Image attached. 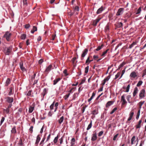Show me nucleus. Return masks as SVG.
Segmentation results:
<instances>
[{"label": "nucleus", "instance_id": "nucleus-1", "mask_svg": "<svg viewBox=\"0 0 146 146\" xmlns=\"http://www.w3.org/2000/svg\"><path fill=\"white\" fill-rule=\"evenodd\" d=\"M12 47L11 46L5 47L3 48V52L5 55H9L12 52Z\"/></svg>", "mask_w": 146, "mask_h": 146}, {"label": "nucleus", "instance_id": "nucleus-2", "mask_svg": "<svg viewBox=\"0 0 146 146\" xmlns=\"http://www.w3.org/2000/svg\"><path fill=\"white\" fill-rule=\"evenodd\" d=\"M126 94H123L121 97V100L122 102V105H123L125 104H126L127 102L125 99V96Z\"/></svg>", "mask_w": 146, "mask_h": 146}, {"label": "nucleus", "instance_id": "nucleus-3", "mask_svg": "<svg viewBox=\"0 0 146 146\" xmlns=\"http://www.w3.org/2000/svg\"><path fill=\"white\" fill-rule=\"evenodd\" d=\"M11 35V34L8 32H7L4 35V37L5 38L6 40L9 41L10 40V37Z\"/></svg>", "mask_w": 146, "mask_h": 146}, {"label": "nucleus", "instance_id": "nucleus-4", "mask_svg": "<svg viewBox=\"0 0 146 146\" xmlns=\"http://www.w3.org/2000/svg\"><path fill=\"white\" fill-rule=\"evenodd\" d=\"M5 99L6 101L9 104H11L13 101V98L12 97H7Z\"/></svg>", "mask_w": 146, "mask_h": 146}, {"label": "nucleus", "instance_id": "nucleus-5", "mask_svg": "<svg viewBox=\"0 0 146 146\" xmlns=\"http://www.w3.org/2000/svg\"><path fill=\"white\" fill-rule=\"evenodd\" d=\"M88 50V49L86 48L83 51L81 55V58L82 60H83L84 57L85 55L87 54Z\"/></svg>", "mask_w": 146, "mask_h": 146}, {"label": "nucleus", "instance_id": "nucleus-6", "mask_svg": "<svg viewBox=\"0 0 146 146\" xmlns=\"http://www.w3.org/2000/svg\"><path fill=\"white\" fill-rule=\"evenodd\" d=\"M123 8H120L119 9L116 13V15L117 16L120 15L123 13Z\"/></svg>", "mask_w": 146, "mask_h": 146}, {"label": "nucleus", "instance_id": "nucleus-7", "mask_svg": "<svg viewBox=\"0 0 146 146\" xmlns=\"http://www.w3.org/2000/svg\"><path fill=\"white\" fill-rule=\"evenodd\" d=\"M79 10V7L78 6H76L74 10V13H75V15H77L78 14V12Z\"/></svg>", "mask_w": 146, "mask_h": 146}, {"label": "nucleus", "instance_id": "nucleus-8", "mask_svg": "<svg viewBox=\"0 0 146 146\" xmlns=\"http://www.w3.org/2000/svg\"><path fill=\"white\" fill-rule=\"evenodd\" d=\"M97 137L96 135V132H94V133L92 134V137L91 140L92 141H94L96 140L97 139Z\"/></svg>", "mask_w": 146, "mask_h": 146}, {"label": "nucleus", "instance_id": "nucleus-9", "mask_svg": "<svg viewBox=\"0 0 146 146\" xmlns=\"http://www.w3.org/2000/svg\"><path fill=\"white\" fill-rule=\"evenodd\" d=\"M145 90L142 89L140 92L139 95V97L142 98L145 96Z\"/></svg>", "mask_w": 146, "mask_h": 146}, {"label": "nucleus", "instance_id": "nucleus-10", "mask_svg": "<svg viewBox=\"0 0 146 146\" xmlns=\"http://www.w3.org/2000/svg\"><path fill=\"white\" fill-rule=\"evenodd\" d=\"M109 31L110 25L109 23H108L105 27L104 31L106 33H107L109 32Z\"/></svg>", "mask_w": 146, "mask_h": 146}, {"label": "nucleus", "instance_id": "nucleus-11", "mask_svg": "<svg viewBox=\"0 0 146 146\" xmlns=\"http://www.w3.org/2000/svg\"><path fill=\"white\" fill-rule=\"evenodd\" d=\"M52 65L51 64L49 65L47 67L45 71V73H48V72L51 70L52 67Z\"/></svg>", "mask_w": 146, "mask_h": 146}, {"label": "nucleus", "instance_id": "nucleus-12", "mask_svg": "<svg viewBox=\"0 0 146 146\" xmlns=\"http://www.w3.org/2000/svg\"><path fill=\"white\" fill-rule=\"evenodd\" d=\"M104 10V8L103 6H102L99 8L97 11L96 13L97 14L101 13L102 11Z\"/></svg>", "mask_w": 146, "mask_h": 146}, {"label": "nucleus", "instance_id": "nucleus-13", "mask_svg": "<svg viewBox=\"0 0 146 146\" xmlns=\"http://www.w3.org/2000/svg\"><path fill=\"white\" fill-rule=\"evenodd\" d=\"M123 25V23L121 22H118L115 24V26L117 28H121L122 27Z\"/></svg>", "mask_w": 146, "mask_h": 146}, {"label": "nucleus", "instance_id": "nucleus-14", "mask_svg": "<svg viewBox=\"0 0 146 146\" xmlns=\"http://www.w3.org/2000/svg\"><path fill=\"white\" fill-rule=\"evenodd\" d=\"M101 19V18H98L96 20H94L93 22V25L94 26H96Z\"/></svg>", "mask_w": 146, "mask_h": 146}, {"label": "nucleus", "instance_id": "nucleus-15", "mask_svg": "<svg viewBox=\"0 0 146 146\" xmlns=\"http://www.w3.org/2000/svg\"><path fill=\"white\" fill-rule=\"evenodd\" d=\"M137 76V74L135 72L133 71L131 73L130 76L131 77H132L133 78H135Z\"/></svg>", "mask_w": 146, "mask_h": 146}, {"label": "nucleus", "instance_id": "nucleus-16", "mask_svg": "<svg viewBox=\"0 0 146 146\" xmlns=\"http://www.w3.org/2000/svg\"><path fill=\"white\" fill-rule=\"evenodd\" d=\"M134 114V112L133 111H131L129 113V117L128 118L127 120L128 121H130L131 120V119L132 118V117Z\"/></svg>", "mask_w": 146, "mask_h": 146}, {"label": "nucleus", "instance_id": "nucleus-17", "mask_svg": "<svg viewBox=\"0 0 146 146\" xmlns=\"http://www.w3.org/2000/svg\"><path fill=\"white\" fill-rule=\"evenodd\" d=\"M138 90L137 87H135L134 89V90L133 93V97H135L137 93L138 92Z\"/></svg>", "mask_w": 146, "mask_h": 146}, {"label": "nucleus", "instance_id": "nucleus-18", "mask_svg": "<svg viewBox=\"0 0 146 146\" xmlns=\"http://www.w3.org/2000/svg\"><path fill=\"white\" fill-rule=\"evenodd\" d=\"M113 101H108L106 103V107L108 108L110 106L113 104Z\"/></svg>", "mask_w": 146, "mask_h": 146}, {"label": "nucleus", "instance_id": "nucleus-19", "mask_svg": "<svg viewBox=\"0 0 146 146\" xmlns=\"http://www.w3.org/2000/svg\"><path fill=\"white\" fill-rule=\"evenodd\" d=\"M11 83V80L9 78H7L5 84V86H8Z\"/></svg>", "mask_w": 146, "mask_h": 146}, {"label": "nucleus", "instance_id": "nucleus-20", "mask_svg": "<svg viewBox=\"0 0 146 146\" xmlns=\"http://www.w3.org/2000/svg\"><path fill=\"white\" fill-rule=\"evenodd\" d=\"M61 79V78H59L56 79L53 81V84L54 85H56L57 83L60 81Z\"/></svg>", "mask_w": 146, "mask_h": 146}, {"label": "nucleus", "instance_id": "nucleus-21", "mask_svg": "<svg viewBox=\"0 0 146 146\" xmlns=\"http://www.w3.org/2000/svg\"><path fill=\"white\" fill-rule=\"evenodd\" d=\"M40 139V135H38L36 137V140L35 144L38 145Z\"/></svg>", "mask_w": 146, "mask_h": 146}, {"label": "nucleus", "instance_id": "nucleus-22", "mask_svg": "<svg viewBox=\"0 0 146 146\" xmlns=\"http://www.w3.org/2000/svg\"><path fill=\"white\" fill-rule=\"evenodd\" d=\"M64 119V117L63 116H62L58 120V123L61 124L63 122Z\"/></svg>", "mask_w": 146, "mask_h": 146}, {"label": "nucleus", "instance_id": "nucleus-23", "mask_svg": "<svg viewBox=\"0 0 146 146\" xmlns=\"http://www.w3.org/2000/svg\"><path fill=\"white\" fill-rule=\"evenodd\" d=\"M20 67L21 69L23 71L25 70V68L23 66V63L21 62L20 63Z\"/></svg>", "mask_w": 146, "mask_h": 146}, {"label": "nucleus", "instance_id": "nucleus-24", "mask_svg": "<svg viewBox=\"0 0 146 146\" xmlns=\"http://www.w3.org/2000/svg\"><path fill=\"white\" fill-rule=\"evenodd\" d=\"M145 103V101H141L139 103V110H140L141 108V106L142 105Z\"/></svg>", "mask_w": 146, "mask_h": 146}, {"label": "nucleus", "instance_id": "nucleus-25", "mask_svg": "<svg viewBox=\"0 0 146 146\" xmlns=\"http://www.w3.org/2000/svg\"><path fill=\"white\" fill-rule=\"evenodd\" d=\"M131 96L130 95H128L126 97V99L128 102L129 103H131V102L130 100V99L131 98Z\"/></svg>", "mask_w": 146, "mask_h": 146}, {"label": "nucleus", "instance_id": "nucleus-26", "mask_svg": "<svg viewBox=\"0 0 146 146\" xmlns=\"http://www.w3.org/2000/svg\"><path fill=\"white\" fill-rule=\"evenodd\" d=\"M142 121L141 119L138 122V124L136 125V128H139L141 127L140 125L142 122Z\"/></svg>", "mask_w": 146, "mask_h": 146}, {"label": "nucleus", "instance_id": "nucleus-27", "mask_svg": "<svg viewBox=\"0 0 146 146\" xmlns=\"http://www.w3.org/2000/svg\"><path fill=\"white\" fill-rule=\"evenodd\" d=\"M11 132L12 133L15 134L17 133V131L16 129V127L14 126L12 128L11 130Z\"/></svg>", "mask_w": 146, "mask_h": 146}, {"label": "nucleus", "instance_id": "nucleus-28", "mask_svg": "<svg viewBox=\"0 0 146 146\" xmlns=\"http://www.w3.org/2000/svg\"><path fill=\"white\" fill-rule=\"evenodd\" d=\"M95 95H96V94L94 92H93L92 93V95L91 97L88 100V101L89 102H90L91 101V100L94 97Z\"/></svg>", "mask_w": 146, "mask_h": 146}, {"label": "nucleus", "instance_id": "nucleus-29", "mask_svg": "<svg viewBox=\"0 0 146 146\" xmlns=\"http://www.w3.org/2000/svg\"><path fill=\"white\" fill-rule=\"evenodd\" d=\"M92 121L91 120L90 121V123L88 125V127L87 128V130H88L90 129L91 127H92Z\"/></svg>", "mask_w": 146, "mask_h": 146}, {"label": "nucleus", "instance_id": "nucleus-30", "mask_svg": "<svg viewBox=\"0 0 146 146\" xmlns=\"http://www.w3.org/2000/svg\"><path fill=\"white\" fill-rule=\"evenodd\" d=\"M32 92V90H29L27 93L26 94H25L27 96H31V97H33V95H31V93Z\"/></svg>", "mask_w": 146, "mask_h": 146}, {"label": "nucleus", "instance_id": "nucleus-31", "mask_svg": "<svg viewBox=\"0 0 146 146\" xmlns=\"http://www.w3.org/2000/svg\"><path fill=\"white\" fill-rule=\"evenodd\" d=\"M126 63L124 62H123L118 67V68L117 69V70H119L120 68L121 67H122Z\"/></svg>", "mask_w": 146, "mask_h": 146}, {"label": "nucleus", "instance_id": "nucleus-32", "mask_svg": "<svg viewBox=\"0 0 146 146\" xmlns=\"http://www.w3.org/2000/svg\"><path fill=\"white\" fill-rule=\"evenodd\" d=\"M34 109V107L30 106L29 108V111L30 113H31L33 111Z\"/></svg>", "mask_w": 146, "mask_h": 146}, {"label": "nucleus", "instance_id": "nucleus-33", "mask_svg": "<svg viewBox=\"0 0 146 146\" xmlns=\"http://www.w3.org/2000/svg\"><path fill=\"white\" fill-rule=\"evenodd\" d=\"M109 49H107L104 52L102 53V54L101 55V56H105V54L107 53L108 52L109 50Z\"/></svg>", "mask_w": 146, "mask_h": 146}, {"label": "nucleus", "instance_id": "nucleus-34", "mask_svg": "<svg viewBox=\"0 0 146 146\" xmlns=\"http://www.w3.org/2000/svg\"><path fill=\"white\" fill-rule=\"evenodd\" d=\"M26 36V34H23L21 35V39L24 40Z\"/></svg>", "mask_w": 146, "mask_h": 146}, {"label": "nucleus", "instance_id": "nucleus-35", "mask_svg": "<svg viewBox=\"0 0 146 146\" xmlns=\"http://www.w3.org/2000/svg\"><path fill=\"white\" fill-rule=\"evenodd\" d=\"M98 113V111L96 110H95L92 112V114L93 115H95Z\"/></svg>", "mask_w": 146, "mask_h": 146}, {"label": "nucleus", "instance_id": "nucleus-36", "mask_svg": "<svg viewBox=\"0 0 146 146\" xmlns=\"http://www.w3.org/2000/svg\"><path fill=\"white\" fill-rule=\"evenodd\" d=\"M140 110H139L138 111L136 117V119H138L139 117L140 114Z\"/></svg>", "mask_w": 146, "mask_h": 146}, {"label": "nucleus", "instance_id": "nucleus-37", "mask_svg": "<svg viewBox=\"0 0 146 146\" xmlns=\"http://www.w3.org/2000/svg\"><path fill=\"white\" fill-rule=\"evenodd\" d=\"M104 46V45L102 44L101 46H99L96 49V51H99Z\"/></svg>", "mask_w": 146, "mask_h": 146}, {"label": "nucleus", "instance_id": "nucleus-38", "mask_svg": "<svg viewBox=\"0 0 146 146\" xmlns=\"http://www.w3.org/2000/svg\"><path fill=\"white\" fill-rule=\"evenodd\" d=\"M142 83H143L142 81L141 80H140V81H139V82H138V83L137 84V87H139L142 85Z\"/></svg>", "mask_w": 146, "mask_h": 146}, {"label": "nucleus", "instance_id": "nucleus-39", "mask_svg": "<svg viewBox=\"0 0 146 146\" xmlns=\"http://www.w3.org/2000/svg\"><path fill=\"white\" fill-rule=\"evenodd\" d=\"M136 42H133L131 44L129 47V48H131L134 45L136 44Z\"/></svg>", "mask_w": 146, "mask_h": 146}, {"label": "nucleus", "instance_id": "nucleus-40", "mask_svg": "<svg viewBox=\"0 0 146 146\" xmlns=\"http://www.w3.org/2000/svg\"><path fill=\"white\" fill-rule=\"evenodd\" d=\"M58 135L55 138L54 140V142L55 143H56L58 141Z\"/></svg>", "mask_w": 146, "mask_h": 146}, {"label": "nucleus", "instance_id": "nucleus-41", "mask_svg": "<svg viewBox=\"0 0 146 146\" xmlns=\"http://www.w3.org/2000/svg\"><path fill=\"white\" fill-rule=\"evenodd\" d=\"M18 144L19 146H22L23 145L22 140L21 139H20L19 141V142L18 143Z\"/></svg>", "mask_w": 146, "mask_h": 146}, {"label": "nucleus", "instance_id": "nucleus-42", "mask_svg": "<svg viewBox=\"0 0 146 146\" xmlns=\"http://www.w3.org/2000/svg\"><path fill=\"white\" fill-rule=\"evenodd\" d=\"M89 66H87L85 68V73L87 74L88 73L89 70Z\"/></svg>", "mask_w": 146, "mask_h": 146}, {"label": "nucleus", "instance_id": "nucleus-43", "mask_svg": "<svg viewBox=\"0 0 146 146\" xmlns=\"http://www.w3.org/2000/svg\"><path fill=\"white\" fill-rule=\"evenodd\" d=\"M10 92L9 93V95L10 96L12 94V90L13 89V88L12 87H11L9 88Z\"/></svg>", "mask_w": 146, "mask_h": 146}, {"label": "nucleus", "instance_id": "nucleus-44", "mask_svg": "<svg viewBox=\"0 0 146 146\" xmlns=\"http://www.w3.org/2000/svg\"><path fill=\"white\" fill-rule=\"evenodd\" d=\"M130 87V84H128L126 88V91H125V92H128L129 90V88Z\"/></svg>", "mask_w": 146, "mask_h": 146}, {"label": "nucleus", "instance_id": "nucleus-45", "mask_svg": "<svg viewBox=\"0 0 146 146\" xmlns=\"http://www.w3.org/2000/svg\"><path fill=\"white\" fill-rule=\"evenodd\" d=\"M135 139V136L133 137L131 139V144L133 145V142Z\"/></svg>", "mask_w": 146, "mask_h": 146}, {"label": "nucleus", "instance_id": "nucleus-46", "mask_svg": "<svg viewBox=\"0 0 146 146\" xmlns=\"http://www.w3.org/2000/svg\"><path fill=\"white\" fill-rule=\"evenodd\" d=\"M63 73L64 74L65 76L68 75V74L67 73V70L66 69H65L63 71Z\"/></svg>", "mask_w": 146, "mask_h": 146}, {"label": "nucleus", "instance_id": "nucleus-47", "mask_svg": "<svg viewBox=\"0 0 146 146\" xmlns=\"http://www.w3.org/2000/svg\"><path fill=\"white\" fill-rule=\"evenodd\" d=\"M46 134V133L45 134V135H44V137L43 138L42 140L41 141V142L40 143V145H41V144H42V143H43L45 139V136Z\"/></svg>", "mask_w": 146, "mask_h": 146}, {"label": "nucleus", "instance_id": "nucleus-48", "mask_svg": "<svg viewBox=\"0 0 146 146\" xmlns=\"http://www.w3.org/2000/svg\"><path fill=\"white\" fill-rule=\"evenodd\" d=\"M90 57H89L87 58V59L86 62V63L87 65H88L90 63Z\"/></svg>", "mask_w": 146, "mask_h": 146}, {"label": "nucleus", "instance_id": "nucleus-49", "mask_svg": "<svg viewBox=\"0 0 146 146\" xmlns=\"http://www.w3.org/2000/svg\"><path fill=\"white\" fill-rule=\"evenodd\" d=\"M54 101L52 104L50 106V108L51 110H52L53 109L54 106Z\"/></svg>", "mask_w": 146, "mask_h": 146}, {"label": "nucleus", "instance_id": "nucleus-50", "mask_svg": "<svg viewBox=\"0 0 146 146\" xmlns=\"http://www.w3.org/2000/svg\"><path fill=\"white\" fill-rule=\"evenodd\" d=\"M120 75V72H118L117 73V74H116L115 76V79H117L119 77Z\"/></svg>", "mask_w": 146, "mask_h": 146}, {"label": "nucleus", "instance_id": "nucleus-51", "mask_svg": "<svg viewBox=\"0 0 146 146\" xmlns=\"http://www.w3.org/2000/svg\"><path fill=\"white\" fill-rule=\"evenodd\" d=\"M141 11V7H139V8L138 9L137 12L136 13V14H138L140 13Z\"/></svg>", "mask_w": 146, "mask_h": 146}, {"label": "nucleus", "instance_id": "nucleus-52", "mask_svg": "<svg viewBox=\"0 0 146 146\" xmlns=\"http://www.w3.org/2000/svg\"><path fill=\"white\" fill-rule=\"evenodd\" d=\"M110 76H108L106 78H105L104 79V81H105V82H106V81H108L110 79Z\"/></svg>", "mask_w": 146, "mask_h": 146}, {"label": "nucleus", "instance_id": "nucleus-53", "mask_svg": "<svg viewBox=\"0 0 146 146\" xmlns=\"http://www.w3.org/2000/svg\"><path fill=\"white\" fill-rule=\"evenodd\" d=\"M117 109V108L116 107L114 108L112 111L110 113V114H113L115 111H116Z\"/></svg>", "mask_w": 146, "mask_h": 146}, {"label": "nucleus", "instance_id": "nucleus-54", "mask_svg": "<svg viewBox=\"0 0 146 146\" xmlns=\"http://www.w3.org/2000/svg\"><path fill=\"white\" fill-rule=\"evenodd\" d=\"M70 95V93H69L68 94L64 96V98L65 100H66L67 99V98L69 97V95Z\"/></svg>", "mask_w": 146, "mask_h": 146}, {"label": "nucleus", "instance_id": "nucleus-55", "mask_svg": "<svg viewBox=\"0 0 146 146\" xmlns=\"http://www.w3.org/2000/svg\"><path fill=\"white\" fill-rule=\"evenodd\" d=\"M30 27V25L29 24H26L25 25V27L26 29L29 28Z\"/></svg>", "mask_w": 146, "mask_h": 146}, {"label": "nucleus", "instance_id": "nucleus-56", "mask_svg": "<svg viewBox=\"0 0 146 146\" xmlns=\"http://www.w3.org/2000/svg\"><path fill=\"white\" fill-rule=\"evenodd\" d=\"M125 68H125V69L122 71V73H121V76H120V78H119V79L120 78L122 77V76L125 73Z\"/></svg>", "mask_w": 146, "mask_h": 146}, {"label": "nucleus", "instance_id": "nucleus-57", "mask_svg": "<svg viewBox=\"0 0 146 146\" xmlns=\"http://www.w3.org/2000/svg\"><path fill=\"white\" fill-rule=\"evenodd\" d=\"M5 118L4 117H2L0 122V125H1L5 120Z\"/></svg>", "mask_w": 146, "mask_h": 146}, {"label": "nucleus", "instance_id": "nucleus-58", "mask_svg": "<svg viewBox=\"0 0 146 146\" xmlns=\"http://www.w3.org/2000/svg\"><path fill=\"white\" fill-rule=\"evenodd\" d=\"M99 57L98 55H94L93 56V58L94 60H97Z\"/></svg>", "mask_w": 146, "mask_h": 146}, {"label": "nucleus", "instance_id": "nucleus-59", "mask_svg": "<svg viewBox=\"0 0 146 146\" xmlns=\"http://www.w3.org/2000/svg\"><path fill=\"white\" fill-rule=\"evenodd\" d=\"M33 126H31L29 129V131L31 133H32L33 132Z\"/></svg>", "mask_w": 146, "mask_h": 146}, {"label": "nucleus", "instance_id": "nucleus-60", "mask_svg": "<svg viewBox=\"0 0 146 146\" xmlns=\"http://www.w3.org/2000/svg\"><path fill=\"white\" fill-rule=\"evenodd\" d=\"M104 132L103 131H100L98 134V136L99 137H100L102 136V135L103 134Z\"/></svg>", "mask_w": 146, "mask_h": 146}, {"label": "nucleus", "instance_id": "nucleus-61", "mask_svg": "<svg viewBox=\"0 0 146 146\" xmlns=\"http://www.w3.org/2000/svg\"><path fill=\"white\" fill-rule=\"evenodd\" d=\"M118 135V134H117L116 135H115L114 137L113 138V140L114 141H115L116 139V138L117 137Z\"/></svg>", "mask_w": 146, "mask_h": 146}, {"label": "nucleus", "instance_id": "nucleus-62", "mask_svg": "<svg viewBox=\"0 0 146 146\" xmlns=\"http://www.w3.org/2000/svg\"><path fill=\"white\" fill-rule=\"evenodd\" d=\"M56 35L55 34L53 35H52L51 40H54L56 37Z\"/></svg>", "mask_w": 146, "mask_h": 146}, {"label": "nucleus", "instance_id": "nucleus-63", "mask_svg": "<svg viewBox=\"0 0 146 146\" xmlns=\"http://www.w3.org/2000/svg\"><path fill=\"white\" fill-rule=\"evenodd\" d=\"M43 62V60L42 59H41L38 61V63L40 64H41Z\"/></svg>", "mask_w": 146, "mask_h": 146}, {"label": "nucleus", "instance_id": "nucleus-64", "mask_svg": "<svg viewBox=\"0 0 146 146\" xmlns=\"http://www.w3.org/2000/svg\"><path fill=\"white\" fill-rule=\"evenodd\" d=\"M35 31H36L37 30V28L35 26H33V29Z\"/></svg>", "mask_w": 146, "mask_h": 146}]
</instances>
